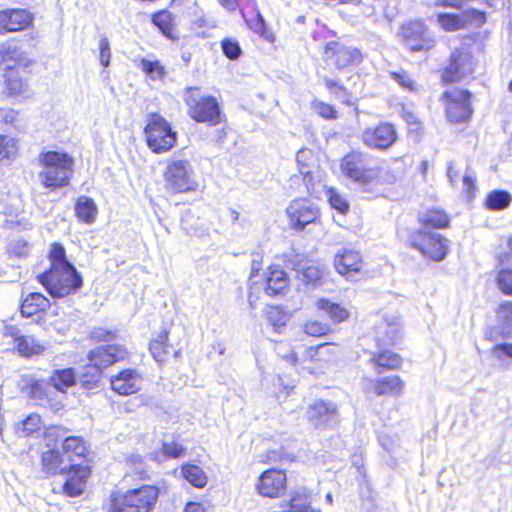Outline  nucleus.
<instances>
[{"instance_id": "49", "label": "nucleus", "mask_w": 512, "mask_h": 512, "mask_svg": "<svg viewBox=\"0 0 512 512\" xmlns=\"http://www.w3.org/2000/svg\"><path fill=\"white\" fill-rule=\"evenodd\" d=\"M324 188V195L327 197L328 202L332 208L344 214L349 209V204L335 189Z\"/></svg>"}, {"instance_id": "8", "label": "nucleus", "mask_w": 512, "mask_h": 512, "mask_svg": "<svg viewBox=\"0 0 512 512\" xmlns=\"http://www.w3.org/2000/svg\"><path fill=\"white\" fill-rule=\"evenodd\" d=\"M412 246L418 249L424 256L434 261H441L448 251L447 240L440 234L420 230L411 237Z\"/></svg>"}, {"instance_id": "51", "label": "nucleus", "mask_w": 512, "mask_h": 512, "mask_svg": "<svg viewBox=\"0 0 512 512\" xmlns=\"http://www.w3.org/2000/svg\"><path fill=\"white\" fill-rule=\"evenodd\" d=\"M303 332L312 337H322L330 332V326L319 320H308L303 325Z\"/></svg>"}, {"instance_id": "55", "label": "nucleus", "mask_w": 512, "mask_h": 512, "mask_svg": "<svg viewBox=\"0 0 512 512\" xmlns=\"http://www.w3.org/2000/svg\"><path fill=\"white\" fill-rule=\"evenodd\" d=\"M312 107L314 111L324 119L333 120L337 118V111L330 104L316 100L313 102Z\"/></svg>"}, {"instance_id": "52", "label": "nucleus", "mask_w": 512, "mask_h": 512, "mask_svg": "<svg viewBox=\"0 0 512 512\" xmlns=\"http://www.w3.org/2000/svg\"><path fill=\"white\" fill-rule=\"evenodd\" d=\"M331 344L323 343L318 346H311L305 349L303 359L305 361H318L323 360L324 354L330 353Z\"/></svg>"}, {"instance_id": "60", "label": "nucleus", "mask_w": 512, "mask_h": 512, "mask_svg": "<svg viewBox=\"0 0 512 512\" xmlns=\"http://www.w3.org/2000/svg\"><path fill=\"white\" fill-rule=\"evenodd\" d=\"M162 451L169 458H177L182 455L184 449L176 442H165L163 443Z\"/></svg>"}, {"instance_id": "2", "label": "nucleus", "mask_w": 512, "mask_h": 512, "mask_svg": "<svg viewBox=\"0 0 512 512\" xmlns=\"http://www.w3.org/2000/svg\"><path fill=\"white\" fill-rule=\"evenodd\" d=\"M163 181L165 189L171 193L195 192L199 188V181L192 163L177 155H173L166 161Z\"/></svg>"}, {"instance_id": "18", "label": "nucleus", "mask_w": 512, "mask_h": 512, "mask_svg": "<svg viewBox=\"0 0 512 512\" xmlns=\"http://www.w3.org/2000/svg\"><path fill=\"white\" fill-rule=\"evenodd\" d=\"M473 72V58L469 53L455 51L451 55L449 66L442 74L443 81L453 83Z\"/></svg>"}, {"instance_id": "57", "label": "nucleus", "mask_w": 512, "mask_h": 512, "mask_svg": "<svg viewBox=\"0 0 512 512\" xmlns=\"http://www.w3.org/2000/svg\"><path fill=\"white\" fill-rule=\"evenodd\" d=\"M379 443L386 451L394 452L399 447L400 441L396 434L381 433Z\"/></svg>"}, {"instance_id": "36", "label": "nucleus", "mask_w": 512, "mask_h": 512, "mask_svg": "<svg viewBox=\"0 0 512 512\" xmlns=\"http://www.w3.org/2000/svg\"><path fill=\"white\" fill-rule=\"evenodd\" d=\"M497 327L503 336L512 335V301H504L496 310Z\"/></svg>"}, {"instance_id": "56", "label": "nucleus", "mask_w": 512, "mask_h": 512, "mask_svg": "<svg viewBox=\"0 0 512 512\" xmlns=\"http://www.w3.org/2000/svg\"><path fill=\"white\" fill-rule=\"evenodd\" d=\"M391 78L398 83L403 89L408 91L416 90L415 81L406 72H393Z\"/></svg>"}, {"instance_id": "7", "label": "nucleus", "mask_w": 512, "mask_h": 512, "mask_svg": "<svg viewBox=\"0 0 512 512\" xmlns=\"http://www.w3.org/2000/svg\"><path fill=\"white\" fill-rule=\"evenodd\" d=\"M185 103L188 115L196 122L216 125L220 122V108L217 100L202 93L199 87H188L185 90Z\"/></svg>"}, {"instance_id": "6", "label": "nucleus", "mask_w": 512, "mask_h": 512, "mask_svg": "<svg viewBox=\"0 0 512 512\" xmlns=\"http://www.w3.org/2000/svg\"><path fill=\"white\" fill-rule=\"evenodd\" d=\"M144 135L147 146L155 154L170 151L177 141V132L174 131L170 123L158 113L148 115Z\"/></svg>"}, {"instance_id": "19", "label": "nucleus", "mask_w": 512, "mask_h": 512, "mask_svg": "<svg viewBox=\"0 0 512 512\" xmlns=\"http://www.w3.org/2000/svg\"><path fill=\"white\" fill-rule=\"evenodd\" d=\"M32 22V14L25 9L2 10L0 11V34L24 30Z\"/></svg>"}, {"instance_id": "47", "label": "nucleus", "mask_w": 512, "mask_h": 512, "mask_svg": "<svg viewBox=\"0 0 512 512\" xmlns=\"http://www.w3.org/2000/svg\"><path fill=\"white\" fill-rule=\"evenodd\" d=\"M152 22L164 35L170 37L173 28V15L167 10H162L152 16Z\"/></svg>"}, {"instance_id": "1", "label": "nucleus", "mask_w": 512, "mask_h": 512, "mask_svg": "<svg viewBox=\"0 0 512 512\" xmlns=\"http://www.w3.org/2000/svg\"><path fill=\"white\" fill-rule=\"evenodd\" d=\"M159 497V490L152 485H143L125 493L119 491L110 495V512H152Z\"/></svg>"}, {"instance_id": "31", "label": "nucleus", "mask_w": 512, "mask_h": 512, "mask_svg": "<svg viewBox=\"0 0 512 512\" xmlns=\"http://www.w3.org/2000/svg\"><path fill=\"white\" fill-rule=\"evenodd\" d=\"M14 349L24 358H31L41 355L46 347L33 336L24 335L17 339Z\"/></svg>"}, {"instance_id": "23", "label": "nucleus", "mask_w": 512, "mask_h": 512, "mask_svg": "<svg viewBox=\"0 0 512 512\" xmlns=\"http://www.w3.org/2000/svg\"><path fill=\"white\" fill-rule=\"evenodd\" d=\"M334 266L339 274L353 279L361 271L362 257L355 250L342 249L335 255Z\"/></svg>"}, {"instance_id": "39", "label": "nucleus", "mask_w": 512, "mask_h": 512, "mask_svg": "<svg viewBox=\"0 0 512 512\" xmlns=\"http://www.w3.org/2000/svg\"><path fill=\"white\" fill-rule=\"evenodd\" d=\"M181 472L183 477L196 488H203L207 484V475L203 469L197 465H184L182 466Z\"/></svg>"}, {"instance_id": "9", "label": "nucleus", "mask_w": 512, "mask_h": 512, "mask_svg": "<svg viewBox=\"0 0 512 512\" xmlns=\"http://www.w3.org/2000/svg\"><path fill=\"white\" fill-rule=\"evenodd\" d=\"M307 420L316 429H332L340 421L338 406L332 401L317 400L307 408Z\"/></svg>"}, {"instance_id": "63", "label": "nucleus", "mask_w": 512, "mask_h": 512, "mask_svg": "<svg viewBox=\"0 0 512 512\" xmlns=\"http://www.w3.org/2000/svg\"><path fill=\"white\" fill-rule=\"evenodd\" d=\"M4 336L13 338V346L16 344L17 339L23 337L24 335L20 334V330L15 325H6L4 328Z\"/></svg>"}, {"instance_id": "15", "label": "nucleus", "mask_w": 512, "mask_h": 512, "mask_svg": "<svg viewBox=\"0 0 512 512\" xmlns=\"http://www.w3.org/2000/svg\"><path fill=\"white\" fill-rule=\"evenodd\" d=\"M361 139L369 148L386 150L397 140V132L390 123H381L375 128H366Z\"/></svg>"}, {"instance_id": "3", "label": "nucleus", "mask_w": 512, "mask_h": 512, "mask_svg": "<svg viewBox=\"0 0 512 512\" xmlns=\"http://www.w3.org/2000/svg\"><path fill=\"white\" fill-rule=\"evenodd\" d=\"M127 351L120 345L99 346L89 352V364L86 366L87 372L81 378V384L85 389H94L97 387L103 368L123 360Z\"/></svg>"}, {"instance_id": "28", "label": "nucleus", "mask_w": 512, "mask_h": 512, "mask_svg": "<svg viewBox=\"0 0 512 512\" xmlns=\"http://www.w3.org/2000/svg\"><path fill=\"white\" fill-rule=\"evenodd\" d=\"M50 307V301L41 293H30L23 300L21 305V315L31 317L39 312H44Z\"/></svg>"}, {"instance_id": "14", "label": "nucleus", "mask_w": 512, "mask_h": 512, "mask_svg": "<svg viewBox=\"0 0 512 512\" xmlns=\"http://www.w3.org/2000/svg\"><path fill=\"white\" fill-rule=\"evenodd\" d=\"M325 57L339 70L357 65L362 61V54L357 48L334 41L326 44Z\"/></svg>"}, {"instance_id": "25", "label": "nucleus", "mask_w": 512, "mask_h": 512, "mask_svg": "<svg viewBox=\"0 0 512 512\" xmlns=\"http://www.w3.org/2000/svg\"><path fill=\"white\" fill-rule=\"evenodd\" d=\"M289 279L284 270L271 266L268 268L265 278V293L274 297L284 293L288 288Z\"/></svg>"}, {"instance_id": "43", "label": "nucleus", "mask_w": 512, "mask_h": 512, "mask_svg": "<svg viewBox=\"0 0 512 512\" xmlns=\"http://www.w3.org/2000/svg\"><path fill=\"white\" fill-rule=\"evenodd\" d=\"M422 222L424 229H428L429 226L434 228H444L448 226L449 219L446 213L440 210H429L422 216Z\"/></svg>"}, {"instance_id": "64", "label": "nucleus", "mask_w": 512, "mask_h": 512, "mask_svg": "<svg viewBox=\"0 0 512 512\" xmlns=\"http://www.w3.org/2000/svg\"><path fill=\"white\" fill-rule=\"evenodd\" d=\"M184 512H206L205 507L199 502H188Z\"/></svg>"}, {"instance_id": "21", "label": "nucleus", "mask_w": 512, "mask_h": 512, "mask_svg": "<svg viewBox=\"0 0 512 512\" xmlns=\"http://www.w3.org/2000/svg\"><path fill=\"white\" fill-rule=\"evenodd\" d=\"M111 388L119 395H131L142 386V376L135 369H125L110 379Z\"/></svg>"}, {"instance_id": "37", "label": "nucleus", "mask_w": 512, "mask_h": 512, "mask_svg": "<svg viewBox=\"0 0 512 512\" xmlns=\"http://www.w3.org/2000/svg\"><path fill=\"white\" fill-rule=\"evenodd\" d=\"M24 53L16 45H3L0 48V64L5 69H12L24 60Z\"/></svg>"}, {"instance_id": "59", "label": "nucleus", "mask_w": 512, "mask_h": 512, "mask_svg": "<svg viewBox=\"0 0 512 512\" xmlns=\"http://www.w3.org/2000/svg\"><path fill=\"white\" fill-rule=\"evenodd\" d=\"M222 50L224 55L232 60L237 59L241 54L238 42L231 39H224L222 41Z\"/></svg>"}, {"instance_id": "29", "label": "nucleus", "mask_w": 512, "mask_h": 512, "mask_svg": "<svg viewBox=\"0 0 512 512\" xmlns=\"http://www.w3.org/2000/svg\"><path fill=\"white\" fill-rule=\"evenodd\" d=\"M403 388V381L396 375L378 379L374 385V391L379 396L398 397L401 395Z\"/></svg>"}, {"instance_id": "45", "label": "nucleus", "mask_w": 512, "mask_h": 512, "mask_svg": "<svg viewBox=\"0 0 512 512\" xmlns=\"http://www.w3.org/2000/svg\"><path fill=\"white\" fill-rule=\"evenodd\" d=\"M6 88L11 96L29 98L32 95L28 84L17 76H10L7 79Z\"/></svg>"}, {"instance_id": "22", "label": "nucleus", "mask_w": 512, "mask_h": 512, "mask_svg": "<svg viewBox=\"0 0 512 512\" xmlns=\"http://www.w3.org/2000/svg\"><path fill=\"white\" fill-rule=\"evenodd\" d=\"M296 162L300 173L303 175V182L308 192L310 195L319 197L320 191L318 190V186H320V183L316 184L314 182L313 172L311 170L316 164L314 152L308 148L300 149L296 154Z\"/></svg>"}, {"instance_id": "4", "label": "nucleus", "mask_w": 512, "mask_h": 512, "mask_svg": "<svg viewBox=\"0 0 512 512\" xmlns=\"http://www.w3.org/2000/svg\"><path fill=\"white\" fill-rule=\"evenodd\" d=\"M43 166L40 178L45 187L60 188L69 183L73 159L67 154L57 151H47L39 155Z\"/></svg>"}, {"instance_id": "16", "label": "nucleus", "mask_w": 512, "mask_h": 512, "mask_svg": "<svg viewBox=\"0 0 512 512\" xmlns=\"http://www.w3.org/2000/svg\"><path fill=\"white\" fill-rule=\"evenodd\" d=\"M484 22L485 14L475 9L464 10L458 14L441 13L438 15V23L446 31H456L469 24L480 26Z\"/></svg>"}, {"instance_id": "30", "label": "nucleus", "mask_w": 512, "mask_h": 512, "mask_svg": "<svg viewBox=\"0 0 512 512\" xmlns=\"http://www.w3.org/2000/svg\"><path fill=\"white\" fill-rule=\"evenodd\" d=\"M316 307L318 310L326 313L333 323H342L350 317V312L345 306L332 302L329 299H319L316 302Z\"/></svg>"}, {"instance_id": "20", "label": "nucleus", "mask_w": 512, "mask_h": 512, "mask_svg": "<svg viewBox=\"0 0 512 512\" xmlns=\"http://www.w3.org/2000/svg\"><path fill=\"white\" fill-rule=\"evenodd\" d=\"M64 474H67V479L62 487L63 493L69 497L81 495L84 492L87 479L90 476L89 467L71 464Z\"/></svg>"}, {"instance_id": "41", "label": "nucleus", "mask_w": 512, "mask_h": 512, "mask_svg": "<svg viewBox=\"0 0 512 512\" xmlns=\"http://www.w3.org/2000/svg\"><path fill=\"white\" fill-rule=\"evenodd\" d=\"M512 197L507 191L496 190L487 195L486 207L490 210H502L511 203Z\"/></svg>"}, {"instance_id": "35", "label": "nucleus", "mask_w": 512, "mask_h": 512, "mask_svg": "<svg viewBox=\"0 0 512 512\" xmlns=\"http://www.w3.org/2000/svg\"><path fill=\"white\" fill-rule=\"evenodd\" d=\"M62 452L69 464L76 458H83L87 452L85 442L80 437H66L62 444Z\"/></svg>"}, {"instance_id": "44", "label": "nucleus", "mask_w": 512, "mask_h": 512, "mask_svg": "<svg viewBox=\"0 0 512 512\" xmlns=\"http://www.w3.org/2000/svg\"><path fill=\"white\" fill-rule=\"evenodd\" d=\"M49 259L51 262L50 269L67 268L73 266L66 258L65 248L59 243H53L51 245Z\"/></svg>"}, {"instance_id": "33", "label": "nucleus", "mask_w": 512, "mask_h": 512, "mask_svg": "<svg viewBox=\"0 0 512 512\" xmlns=\"http://www.w3.org/2000/svg\"><path fill=\"white\" fill-rule=\"evenodd\" d=\"M75 214L85 224H92L96 220L98 208L93 199L80 196L75 205Z\"/></svg>"}, {"instance_id": "53", "label": "nucleus", "mask_w": 512, "mask_h": 512, "mask_svg": "<svg viewBox=\"0 0 512 512\" xmlns=\"http://www.w3.org/2000/svg\"><path fill=\"white\" fill-rule=\"evenodd\" d=\"M497 285L506 295H512V268L502 269L497 275Z\"/></svg>"}, {"instance_id": "32", "label": "nucleus", "mask_w": 512, "mask_h": 512, "mask_svg": "<svg viewBox=\"0 0 512 512\" xmlns=\"http://www.w3.org/2000/svg\"><path fill=\"white\" fill-rule=\"evenodd\" d=\"M76 383V375L72 368L56 369L49 377L48 384L61 393H66L67 389Z\"/></svg>"}, {"instance_id": "46", "label": "nucleus", "mask_w": 512, "mask_h": 512, "mask_svg": "<svg viewBox=\"0 0 512 512\" xmlns=\"http://www.w3.org/2000/svg\"><path fill=\"white\" fill-rule=\"evenodd\" d=\"M151 80L162 79L165 75V68L157 60L142 59L138 66Z\"/></svg>"}, {"instance_id": "58", "label": "nucleus", "mask_w": 512, "mask_h": 512, "mask_svg": "<svg viewBox=\"0 0 512 512\" xmlns=\"http://www.w3.org/2000/svg\"><path fill=\"white\" fill-rule=\"evenodd\" d=\"M41 418L37 414H30L22 423V432L24 435H30L40 428Z\"/></svg>"}, {"instance_id": "5", "label": "nucleus", "mask_w": 512, "mask_h": 512, "mask_svg": "<svg viewBox=\"0 0 512 512\" xmlns=\"http://www.w3.org/2000/svg\"><path fill=\"white\" fill-rule=\"evenodd\" d=\"M39 282L54 298H62L75 293L82 287V277L74 266L49 269L39 275Z\"/></svg>"}, {"instance_id": "61", "label": "nucleus", "mask_w": 512, "mask_h": 512, "mask_svg": "<svg viewBox=\"0 0 512 512\" xmlns=\"http://www.w3.org/2000/svg\"><path fill=\"white\" fill-rule=\"evenodd\" d=\"M100 63L107 67L110 64V44L107 38H102L99 42Z\"/></svg>"}, {"instance_id": "12", "label": "nucleus", "mask_w": 512, "mask_h": 512, "mask_svg": "<svg viewBox=\"0 0 512 512\" xmlns=\"http://www.w3.org/2000/svg\"><path fill=\"white\" fill-rule=\"evenodd\" d=\"M403 40L412 52L428 51L435 45V39L422 22L414 21L402 27Z\"/></svg>"}, {"instance_id": "17", "label": "nucleus", "mask_w": 512, "mask_h": 512, "mask_svg": "<svg viewBox=\"0 0 512 512\" xmlns=\"http://www.w3.org/2000/svg\"><path fill=\"white\" fill-rule=\"evenodd\" d=\"M341 169L347 177L362 184L369 183L376 177L372 169L365 167L364 155L360 152L347 154L341 162Z\"/></svg>"}, {"instance_id": "26", "label": "nucleus", "mask_w": 512, "mask_h": 512, "mask_svg": "<svg viewBox=\"0 0 512 512\" xmlns=\"http://www.w3.org/2000/svg\"><path fill=\"white\" fill-rule=\"evenodd\" d=\"M42 469L48 474H63L69 468L64 454L59 449H48L41 455Z\"/></svg>"}, {"instance_id": "38", "label": "nucleus", "mask_w": 512, "mask_h": 512, "mask_svg": "<svg viewBox=\"0 0 512 512\" xmlns=\"http://www.w3.org/2000/svg\"><path fill=\"white\" fill-rule=\"evenodd\" d=\"M150 352L153 358L162 363L166 361L168 354L170 353V345L168 344V332H161L157 338L150 343Z\"/></svg>"}, {"instance_id": "13", "label": "nucleus", "mask_w": 512, "mask_h": 512, "mask_svg": "<svg viewBox=\"0 0 512 512\" xmlns=\"http://www.w3.org/2000/svg\"><path fill=\"white\" fill-rule=\"evenodd\" d=\"M287 488L286 473L278 469H268L261 473L255 484L257 493L262 497L279 498Z\"/></svg>"}, {"instance_id": "54", "label": "nucleus", "mask_w": 512, "mask_h": 512, "mask_svg": "<svg viewBox=\"0 0 512 512\" xmlns=\"http://www.w3.org/2000/svg\"><path fill=\"white\" fill-rule=\"evenodd\" d=\"M491 356L497 361L512 360V343H499L492 347Z\"/></svg>"}, {"instance_id": "11", "label": "nucleus", "mask_w": 512, "mask_h": 512, "mask_svg": "<svg viewBox=\"0 0 512 512\" xmlns=\"http://www.w3.org/2000/svg\"><path fill=\"white\" fill-rule=\"evenodd\" d=\"M443 97L446 99V114L451 122L458 123L470 118L472 109L469 91L452 89L446 91Z\"/></svg>"}, {"instance_id": "42", "label": "nucleus", "mask_w": 512, "mask_h": 512, "mask_svg": "<svg viewBox=\"0 0 512 512\" xmlns=\"http://www.w3.org/2000/svg\"><path fill=\"white\" fill-rule=\"evenodd\" d=\"M17 153V140L11 136L0 134V162L15 159Z\"/></svg>"}, {"instance_id": "40", "label": "nucleus", "mask_w": 512, "mask_h": 512, "mask_svg": "<svg viewBox=\"0 0 512 512\" xmlns=\"http://www.w3.org/2000/svg\"><path fill=\"white\" fill-rule=\"evenodd\" d=\"M23 382L25 383V393L34 400L44 401L48 399L46 388L47 383L44 381L36 380L33 377H25L23 378Z\"/></svg>"}, {"instance_id": "27", "label": "nucleus", "mask_w": 512, "mask_h": 512, "mask_svg": "<svg viewBox=\"0 0 512 512\" xmlns=\"http://www.w3.org/2000/svg\"><path fill=\"white\" fill-rule=\"evenodd\" d=\"M447 177L451 186H456L458 180L462 179V189L469 198L473 197L476 191L475 174L471 169H466L462 173L461 169L454 164L449 163L447 167Z\"/></svg>"}, {"instance_id": "34", "label": "nucleus", "mask_w": 512, "mask_h": 512, "mask_svg": "<svg viewBox=\"0 0 512 512\" xmlns=\"http://www.w3.org/2000/svg\"><path fill=\"white\" fill-rule=\"evenodd\" d=\"M383 351L373 353L370 362L374 364L375 369L380 373L382 370L397 369L401 365V358L398 354L382 348Z\"/></svg>"}, {"instance_id": "10", "label": "nucleus", "mask_w": 512, "mask_h": 512, "mask_svg": "<svg viewBox=\"0 0 512 512\" xmlns=\"http://www.w3.org/2000/svg\"><path fill=\"white\" fill-rule=\"evenodd\" d=\"M289 224L293 230L302 231L308 224L316 223L320 217L319 208L305 198L295 199L286 208Z\"/></svg>"}, {"instance_id": "50", "label": "nucleus", "mask_w": 512, "mask_h": 512, "mask_svg": "<svg viewBox=\"0 0 512 512\" xmlns=\"http://www.w3.org/2000/svg\"><path fill=\"white\" fill-rule=\"evenodd\" d=\"M266 315L269 323L276 331H280L288 321V315L278 306L269 307L266 311Z\"/></svg>"}, {"instance_id": "62", "label": "nucleus", "mask_w": 512, "mask_h": 512, "mask_svg": "<svg viewBox=\"0 0 512 512\" xmlns=\"http://www.w3.org/2000/svg\"><path fill=\"white\" fill-rule=\"evenodd\" d=\"M91 337L97 341H108L112 339L113 335L111 331L105 330L103 328H95L91 332Z\"/></svg>"}, {"instance_id": "48", "label": "nucleus", "mask_w": 512, "mask_h": 512, "mask_svg": "<svg viewBox=\"0 0 512 512\" xmlns=\"http://www.w3.org/2000/svg\"><path fill=\"white\" fill-rule=\"evenodd\" d=\"M325 87L328 89V91L334 95L337 99L342 101L345 104H352L351 101V93L347 91L345 87L340 85L336 80L325 78L324 79Z\"/></svg>"}, {"instance_id": "24", "label": "nucleus", "mask_w": 512, "mask_h": 512, "mask_svg": "<svg viewBox=\"0 0 512 512\" xmlns=\"http://www.w3.org/2000/svg\"><path fill=\"white\" fill-rule=\"evenodd\" d=\"M375 339L379 348L396 344L400 339V324L396 320H380L375 327Z\"/></svg>"}]
</instances>
